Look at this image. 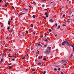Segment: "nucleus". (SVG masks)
Masks as SVG:
<instances>
[{"label":"nucleus","mask_w":74,"mask_h":74,"mask_svg":"<svg viewBox=\"0 0 74 74\" xmlns=\"http://www.w3.org/2000/svg\"><path fill=\"white\" fill-rule=\"evenodd\" d=\"M62 45H66L67 46H69V47H72L73 48V51L74 52V47L73 45H71V43L70 42H69L68 41H64L62 43Z\"/></svg>","instance_id":"f257e3e1"},{"label":"nucleus","mask_w":74,"mask_h":74,"mask_svg":"<svg viewBox=\"0 0 74 74\" xmlns=\"http://www.w3.org/2000/svg\"><path fill=\"white\" fill-rule=\"evenodd\" d=\"M48 48L49 49V51L47 49L46 50V51H45L44 52V53H46V54H48V53H50V50H51V47H48Z\"/></svg>","instance_id":"f03ea898"},{"label":"nucleus","mask_w":74,"mask_h":74,"mask_svg":"<svg viewBox=\"0 0 74 74\" xmlns=\"http://www.w3.org/2000/svg\"><path fill=\"white\" fill-rule=\"evenodd\" d=\"M45 15H46V17H48V14H47V13H45Z\"/></svg>","instance_id":"7ed1b4c3"},{"label":"nucleus","mask_w":74,"mask_h":74,"mask_svg":"<svg viewBox=\"0 0 74 74\" xmlns=\"http://www.w3.org/2000/svg\"><path fill=\"white\" fill-rule=\"evenodd\" d=\"M49 21L50 22H53V20L52 19H50V20Z\"/></svg>","instance_id":"20e7f679"},{"label":"nucleus","mask_w":74,"mask_h":74,"mask_svg":"<svg viewBox=\"0 0 74 74\" xmlns=\"http://www.w3.org/2000/svg\"><path fill=\"white\" fill-rule=\"evenodd\" d=\"M64 62L65 63H67V62L66 60H62V62Z\"/></svg>","instance_id":"39448f33"},{"label":"nucleus","mask_w":74,"mask_h":74,"mask_svg":"<svg viewBox=\"0 0 74 74\" xmlns=\"http://www.w3.org/2000/svg\"><path fill=\"white\" fill-rule=\"evenodd\" d=\"M41 63L40 62L38 63V65L39 66L41 65Z\"/></svg>","instance_id":"423d86ee"},{"label":"nucleus","mask_w":74,"mask_h":74,"mask_svg":"<svg viewBox=\"0 0 74 74\" xmlns=\"http://www.w3.org/2000/svg\"><path fill=\"white\" fill-rule=\"evenodd\" d=\"M23 10H25V11H28V9H25V8H24L23 9Z\"/></svg>","instance_id":"0eeeda50"},{"label":"nucleus","mask_w":74,"mask_h":74,"mask_svg":"<svg viewBox=\"0 0 74 74\" xmlns=\"http://www.w3.org/2000/svg\"><path fill=\"white\" fill-rule=\"evenodd\" d=\"M32 17L33 18H35L36 17V15H33L32 16Z\"/></svg>","instance_id":"6e6552de"},{"label":"nucleus","mask_w":74,"mask_h":74,"mask_svg":"<svg viewBox=\"0 0 74 74\" xmlns=\"http://www.w3.org/2000/svg\"><path fill=\"white\" fill-rule=\"evenodd\" d=\"M11 23V22L10 21H8V25H10V23Z\"/></svg>","instance_id":"1a4fd4ad"},{"label":"nucleus","mask_w":74,"mask_h":74,"mask_svg":"<svg viewBox=\"0 0 74 74\" xmlns=\"http://www.w3.org/2000/svg\"><path fill=\"white\" fill-rule=\"evenodd\" d=\"M43 56H39V59H41V58H42V57H43Z\"/></svg>","instance_id":"9d476101"},{"label":"nucleus","mask_w":74,"mask_h":74,"mask_svg":"<svg viewBox=\"0 0 74 74\" xmlns=\"http://www.w3.org/2000/svg\"><path fill=\"white\" fill-rule=\"evenodd\" d=\"M65 22H66L69 23V22H70V21H69L68 20H67L66 21H65Z\"/></svg>","instance_id":"9b49d317"},{"label":"nucleus","mask_w":74,"mask_h":74,"mask_svg":"<svg viewBox=\"0 0 74 74\" xmlns=\"http://www.w3.org/2000/svg\"><path fill=\"white\" fill-rule=\"evenodd\" d=\"M32 71H35V69H32Z\"/></svg>","instance_id":"f8f14e48"},{"label":"nucleus","mask_w":74,"mask_h":74,"mask_svg":"<svg viewBox=\"0 0 74 74\" xmlns=\"http://www.w3.org/2000/svg\"><path fill=\"white\" fill-rule=\"evenodd\" d=\"M49 32H52V30L50 29H49Z\"/></svg>","instance_id":"ddd939ff"},{"label":"nucleus","mask_w":74,"mask_h":74,"mask_svg":"<svg viewBox=\"0 0 74 74\" xmlns=\"http://www.w3.org/2000/svg\"><path fill=\"white\" fill-rule=\"evenodd\" d=\"M7 29L8 30V31H9V30H10V26L8 27Z\"/></svg>","instance_id":"4468645a"},{"label":"nucleus","mask_w":74,"mask_h":74,"mask_svg":"<svg viewBox=\"0 0 74 74\" xmlns=\"http://www.w3.org/2000/svg\"><path fill=\"white\" fill-rule=\"evenodd\" d=\"M60 25H59L57 29H60Z\"/></svg>","instance_id":"2eb2a0df"},{"label":"nucleus","mask_w":74,"mask_h":74,"mask_svg":"<svg viewBox=\"0 0 74 74\" xmlns=\"http://www.w3.org/2000/svg\"><path fill=\"white\" fill-rule=\"evenodd\" d=\"M43 60H47V58H44Z\"/></svg>","instance_id":"dca6fc26"},{"label":"nucleus","mask_w":74,"mask_h":74,"mask_svg":"<svg viewBox=\"0 0 74 74\" xmlns=\"http://www.w3.org/2000/svg\"><path fill=\"white\" fill-rule=\"evenodd\" d=\"M54 70H56V71H58V69L56 68H54Z\"/></svg>","instance_id":"f3484780"},{"label":"nucleus","mask_w":74,"mask_h":74,"mask_svg":"<svg viewBox=\"0 0 74 74\" xmlns=\"http://www.w3.org/2000/svg\"><path fill=\"white\" fill-rule=\"evenodd\" d=\"M38 46H39L40 47H42V46L40 44H38Z\"/></svg>","instance_id":"a211bd4d"},{"label":"nucleus","mask_w":74,"mask_h":74,"mask_svg":"<svg viewBox=\"0 0 74 74\" xmlns=\"http://www.w3.org/2000/svg\"><path fill=\"white\" fill-rule=\"evenodd\" d=\"M3 59H1V62H3Z\"/></svg>","instance_id":"6ab92c4d"},{"label":"nucleus","mask_w":74,"mask_h":74,"mask_svg":"<svg viewBox=\"0 0 74 74\" xmlns=\"http://www.w3.org/2000/svg\"><path fill=\"white\" fill-rule=\"evenodd\" d=\"M31 26L32 27H33V25L32 24H31Z\"/></svg>","instance_id":"aec40b11"},{"label":"nucleus","mask_w":74,"mask_h":74,"mask_svg":"<svg viewBox=\"0 0 74 74\" xmlns=\"http://www.w3.org/2000/svg\"><path fill=\"white\" fill-rule=\"evenodd\" d=\"M47 45H44L45 48H46V47H47Z\"/></svg>","instance_id":"412c9836"},{"label":"nucleus","mask_w":74,"mask_h":74,"mask_svg":"<svg viewBox=\"0 0 74 74\" xmlns=\"http://www.w3.org/2000/svg\"><path fill=\"white\" fill-rule=\"evenodd\" d=\"M25 14V13H22L21 14H20L18 16V17H19V16H20V15H22V14Z\"/></svg>","instance_id":"4be33fe9"},{"label":"nucleus","mask_w":74,"mask_h":74,"mask_svg":"<svg viewBox=\"0 0 74 74\" xmlns=\"http://www.w3.org/2000/svg\"><path fill=\"white\" fill-rule=\"evenodd\" d=\"M42 7H45V5H42Z\"/></svg>","instance_id":"5701e85b"},{"label":"nucleus","mask_w":74,"mask_h":74,"mask_svg":"<svg viewBox=\"0 0 74 74\" xmlns=\"http://www.w3.org/2000/svg\"><path fill=\"white\" fill-rule=\"evenodd\" d=\"M44 35L45 37H47V34H46V33H45Z\"/></svg>","instance_id":"b1692460"},{"label":"nucleus","mask_w":74,"mask_h":74,"mask_svg":"<svg viewBox=\"0 0 74 74\" xmlns=\"http://www.w3.org/2000/svg\"><path fill=\"white\" fill-rule=\"evenodd\" d=\"M12 66H11L9 68V69H12Z\"/></svg>","instance_id":"393cba45"},{"label":"nucleus","mask_w":74,"mask_h":74,"mask_svg":"<svg viewBox=\"0 0 74 74\" xmlns=\"http://www.w3.org/2000/svg\"><path fill=\"white\" fill-rule=\"evenodd\" d=\"M9 32L10 33H12V31L11 30V29L9 30Z\"/></svg>","instance_id":"a878e982"},{"label":"nucleus","mask_w":74,"mask_h":74,"mask_svg":"<svg viewBox=\"0 0 74 74\" xmlns=\"http://www.w3.org/2000/svg\"><path fill=\"white\" fill-rule=\"evenodd\" d=\"M62 26H66V25H65V24H63V25H62Z\"/></svg>","instance_id":"bb28decb"},{"label":"nucleus","mask_w":74,"mask_h":74,"mask_svg":"<svg viewBox=\"0 0 74 74\" xmlns=\"http://www.w3.org/2000/svg\"><path fill=\"white\" fill-rule=\"evenodd\" d=\"M2 56H4V53H3L2 55Z\"/></svg>","instance_id":"cd10ccee"},{"label":"nucleus","mask_w":74,"mask_h":74,"mask_svg":"<svg viewBox=\"0 0 74 74\" xmlns=\"http://www.w3.org/2000/svg\"><path fill=\"white\" fill-rule=\"evenodd\" d=\"M25 32H26V33H29V32H28V31H25Z\"/></svg>","instance_id":"c85d7f7f"},{"label":"nucleus","mask_w":74,"mask_h":74,"mask_svg":"<svg viewBox=\"0 0 74 74\" xmlns=\"http://www.w3.org/2000/svg\"><path fill=\"white\" fill-rule=\"evenodd\" d=\"M12 64V63H10L8 64V66H11Z\"/></svg>","instance_id":"c756f323"},{"label":"nucleus","mask_w":74,"mask_h":74,"mask_svg":"<svg viewBox=\"0 0 74 74\" xmlns=\"http://www.w3.org/2000/svg\"><path fill=\"white\" fill-rule=\"evenodd\" d=\"M45 73H46V71H44L43 74H45Z\"/></svg>","instance_id":"7c9ffc66"},{"label":"nucleus","mask_w":74,"mask_h":74,"mask_svg":"<svg viewBox=\"0 0 74 74\" xmlns=\"http://www.w3.org/2000/svg\"><path fill=\"white\" fill-rule=\"evenodd\" d=\"M8 36H7L6 38V40H8Z\"/></svg>","instance_id":"2f4dec72"},{"label":"nucleus","mask_w":74,"mask_h":74,"mask_svg":"<svg viewBox=\"0 0 74 74\" xmlns=\"http://www.w3.org/2000/svg\"><path fill=\"white\" fill-rule=\"evenodd\" d=\"M65 14H64L63 15V17H65Z\"/></svg>","instance_id":"473e14b6"},{"label":"nucleus","mask_w":74,"mask_h":74,"mask_svg":"<svg viewBox=\"0 0 74 74\" xmlns=\"http://www.w3.org/2000/svg\"><path fill=\"white\" fill-rule=\"evenodd\" d=\"M48 9H44L45 11H47V10Z\"/></svg>","instance_id":"72a5a7b5"},{"label":"nucleus","mask_w":74,"mask_h":74,"mask_svg":"<svg viewBox=\"0 0 74 74\" xmlns=\"http://www.w3.org/2000/svg\"><path fill=\"white\" fill-rule=\"evenodd\" d=\"M42 37H43V36H40V38H42Z\"/></svg>","instance_id":"f704fd0d"},{"label":"nucleus","mask_w":74,"mask_h":74,"mask_svg":"<svg viewBox=\"0 0 74 74\" xmlns=\"http://www.w3.org/2000/svg\"><path fill=\"white\" fill-rule=\"evenodd\" d=\"M58 70L59 71H60V68H59L58 69Z\"/></svg>","instance_id":"c9c22d12"},{"label":"nucleus","mask_w":74,"mask_h":74,"mask_svg":"<svg viewBox=\"0 0 74 74\" xmlns=\"http://www.w3.org/2000/svg\"><path fill=\"white\" fill-rule=\"evenodd\" d=\"M57 25H58L57 24V23H56V27H57Z\"/></svg>","instance_id":"e433bc0d"},{"label":"nucleus","mask_w":74,"mask_h":74,"mask_svg":"<svg viewBox=\"0 0 74 74\" xmlns=\"http://www.w3.org/2000/svg\"><path fill=\"white\" fill-rule=\"evenodd\" d=\"M26 55H27V56L28 57V58H29V56H28V54L27 53L26 54Z\"/></svg>","instance_id":"4c0bfd02"},{"label":"nucleus","mask_w":74,"mask_h":74,"mask_svg":"<svg viewBox=\"0 0 74 74\" xmlns=\"http://www.w3.org/2000/svg\"><path fill=\"white\" fill-rule=\"evenodd\" d=\"M0 2H1V3H2L3 2V1L2 0H0Z\"/></svg>","instance_id":"58836bf2"},{"label":"nucleus","mask_w":74,"mask_h":74,"mask_svg":"<svg viewBox=\"0 0 74 74\" xmlns=\"http://www.w3.org/2000/svg\"><path fill=\"white\" fill-rule=\"evenodd\" d=\"M23 37H24V36H25L24 35V34L23 32Z\"/></svg>","instance_id":"ea45409f"},{"label":"nucleus","mask_w":74,"mask_h":74,"mask_svg":"<svg viewBox=\"0 0 74 74\" xmlns=\"http://www.w3.org/2000/svg\"><path fill=\"white\" fill-rule=\"evenodd\" d=\"M6 3V4H8V5L10 4L8 3Z\"/></svg>","instance_id":"a19ab883"},{"label":"nucleus","mask_w":74,"mask_h":74,"mask_svg":"<svg viewBox=\"0 0 74 74\" xmlns=\"http://www.w3.org/2000/svg\"><path fill=\"white\" fill-rule=\"evenodd\" d=\"M43 18L44 19H46V17H44Z\"/></svg>","instance_id":"79ce46f5"},{"label":"nucleus","mask_w":74,"mask_h":74,"mask_svg":"<svg viewBox=\"0 0 74 74\" xmlns=\"http://www.w3.org/2000/svg\"><path fill=\"white\" fill-rule=\"evenodd\" d=\"M61 74H64V73L62 72L61 73Z\"/></svg>","instance_id":"37998d69"},{"label":"nucleus","mask_w":74,"mask_h":74,"mask_svg":"<svg viewBox=\"0 0 74 74\" xmlns=\"http://www.w3.org/2000/svg\"><path fill=\"white\" fill-rule=\"evenodd\" d=\"M31 50H32V49H33V47H31Z\"/></svg>","instance_id":"c03bdc74"},{"label":"nucleus","mask_w":74,"mask_h":74,"mask_svg":"<svg viewBox=\"0 0 74 74\" xmlns=\"http://www.w3.org/2000/svg\"><path fill=\"white\" fill-rule=\"evenodd\" d=\"M7 50H8V49H5L3 51H7Z\"/></svg>","instance_id":"a18cd8bd"},{"label":"nucleus","mask_w":74,"mask_h":74,"mask_svg":"<svg viewBox=\"0 0 74 74\" xmlns=\"http://www.w3.org/2000/svg\"><path fill=\"white\" fill-rule=\"evenodd\" d=\"M37 51L38 52V54H39L40 53V52H39V51H38V50H37Z\"/></svg>","instance_id":"49530a36"},{"label":"nucleus","mask_w":74,"mask_h":74,"mask_svg":"<svg viewBox=\"0 0 74 74\" xmlns=\"http://www.w3.org/2000/svg\"><path fill=\"white\" fill-rule=\"evenodd\" d=\"M22 58L23 59H25V57L24 58L22 57Z\"/></svg>","instance_id":"de8ad7c7"},{"label":"nucleus","mask_w":74,"mask_h":74,"mask_svg":"<svg viewBox=\"0 0 74 74\" xmlns=\"http://www.w3.org/2000/svg\"><path fill=\"white\" fill-rule=\"evenodd\" d=\"M5 6H6V7H7V4H5Z\"/></svg>","instance_id":"09e8293b"},{"label":"nucleus","mask_w":74,"mask_h":74,"mask_svg":"<svg viewBox=\"0 0 74 74\" xmlns=\"http://www.w3.org/2000/svg\"><path fill=\"white\" fill-rule=\"evenodd\" d=\"M12 7L13 8V9L14 8V6H12Z\"/></svg>","instance_id":"8fccbe9b"},{"label":"nucleus","mask_w":74,"mask_h":74,"mask_svg":"<svg viewBox=\"0 0 74 74\" xmlns=\"http://www.w3.org/2000/svg\"><path fill=\"white\" fill-rule=\"evenodd\" d=\"M48 41V40L47 39H46L45 40V41Z\"/></svg>","instance_id":"3c124183"},{"label":"nucleus","mask_w":74,"mask_h":74,"mask_svg":"<svg viewBox=\"0 0 74 74\" xmlns=\"http://www.w3.org/2000/svg\"><path fill=\"white\" fill-rule=\"evenodd\" d=\"M12 60H13V61L15 60V59H12Z\"/></svg>","instance_id":"603ef678"},{"label":"nucleus","mask_w":74,"mask_h":74,"mask_svg":"<svg viewBox=\"0 0 74 74\" xmlns=\"http://www.w3.org/2000/svg\"><path fill=\"white\" fill-rule=\"evenodd\" d=\"M66 64H64L63 65V66H66Z\"/></svg>","instance_id":"864d4df0"},{"label":"nucleus","mask_w":74,"mask_h":74,"mask_svg":"<svg viewBox=\"0 0 74 74\" xmlns=\"http://www.w3.org/2000/svg\"><path fill=\"white\" fill-rule=\"evenodd\" d=\"M13 19L12 18H11V20H12H12Z\"/></svg>","instance_id":"5fc2aeb1"},{"label":"nucleus","mask_w":74,"mask_h":74,"mask_svg":"<svg viewBox=\"0 0 74 74\" xmlns=\"http://www.w3.org/2000/svg\"><path fill=\"white\" fill-rule=\"evenodd\" d=\"M33 34L34 35L35 34V33L34 32H33Z\"/></svg>","instance_id":"6e6d98bb"},{"label":"nucleus","mask_w":74,"mask_h":74,"mask_svg":"<svg viewBox=\"0 0 74 74\" xmlns=\"http://www.w3.org/2000/svg\"><path fill=\"white\" fill-rule=\"evenodd\" d=\"M29 8H31V7H30V5H29Z\"/></svg>","instance_id":"4d7b16f0"},{"label":"nucleus","mask_w":74,"mask_h":74,"mask_svg":"<svg viewBox=\"0 0 74 74\" xmlns=\"http://www.w3.org/2000/svg\"><path fill=\"white\" fill-rule=\"evenodd\" d=\"M55 36H56H56H57V35H55Z\"/></svg>","instance_id":"13d9d810"},{"label":"nucleus","mask_w":74,"mask_h":74,"mask_svg":"<svg viewBox=\"0 0 74 74\" xmlns=\"http://www.w3.org/2000/svg\"><path fill=\"white\" fill-rule=\"evenodd\" d=\"M5 11H6V12H7V9H6L5 10Z\"/></svg>","instance_id":"bf43d9fd"},{"label":"nucleus","mask_w":74,"mask_h":74,"mask_svg":"<svg viewBox=\"0 0 74 74\" xmlns=\"http://www.w3.org/2000/svg\"><path fill=\"white\" fill-rule=\"evenodd\" d=\"M9 57H10V58L11 57H12V56H10Z\"/></svg>","instance_id":"052dcab7"},{"label":"nucleus","mask_w":74,"mask_h":74,"mask_svg":"<svg viewBox=\"0 0 74 74\" xmlns=\"http://www.w3.org/2000/svg\"><path fill=\"white\" fill-rule=\"evenodd\" d=\"M71 13H72V12H70V14H71Z\"/></svg>","instance_id":"680f3d73"},{"label":"nucleus","mask_w":74,"mask_h":74,"mask_svg":"<svg viewBox=\"0 0 74 74\" xmlns=\"http://www.w3.org/2000/svg\"><path fill=\"white\" fill-rule=\"evenodd\" d=\"M1 27H3V26H1Z\"/></svg>","instance_id":"e2e57ef3"},{"label":"nucleus","mask_w":74,"mask_h":74,"mask_svg":"<svg viewBox=\"0 0 74 74\" xmlns=\"http://www.w3.org/2000/svg\"><path fill=\"white\" fill-rule=\"evenodd\" d=\"M67 20H70V19H67Z\"/></svg>","instance_id":"0e129e2a"},{"label":"nucleus","mask_w":74,"mask_h":74,"mask_svg":"<svg viewBox=\"0 0 74 74\" xmlns=\"http://www.w3.org/2000/svg\"><path fill=\"white\" fill-rule=\"evenodd\" d=\"M2 43H3V42H1V44H2Z\"/></svg>","instance_id":"69168bd1"},{"label":"nucleus","mask_w":74,"mask_h":74,"mask_svg":"<svg viewBox=\"0 0 74 74\" xmlns=\"http://www.w3.org/2000/svg\"><path fill=\"white\" fill-rule=\"evenodd\" d=\"M2 31V29H1V31Z\"/></svg>","instance_id":"338daca9"},{"label":"nucleus","mask_w":74,"mask_h":74,"mask_svg":"<svg viewBox=\"0 0 74 74\" xmlns=\"http://www.w3.org/2000/svg\"><path fill=\"white\" fill-rule=\"evenodd\" d=\"M35 3V2H33V3L34 4Z\"/></svg>","instance_id":"774afa93"}]
</instances>
